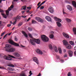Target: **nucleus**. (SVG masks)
<instances>
[{"label": "nucleus", "instance_id": "1", "mask_svg": "<svg viewBox=\"0 0 76 76\" xmlns=\"http://www.w3.org/2000/svg\"><path fill=\"white\" fill-rule=\"evenodd\" d=\"M54 18L56 21L59 22H56V24H57L58 26V27H60V26H61V24L60 23V22H61V20L57 17H55Z\"/></svg>", "mask_w": 76, "mask_h": 76}, {"label": "nucleus", "instance_id": "2", "mask_svg": "<svg viewBox=\"0 0 76 76\" xmlns=\"http://www.w3.org/2000/svg\"><path fill=\"white\" fill-rule=\"evenodd\" d=\"M41 38L42 41L46 42L48 41V40H49L48 38L45 35H42L41 36Z\"/></svg>", "mask_w": 76, "mask_h": 76}, {"label": "nucleus", "instance_id": "3", "mask_svg": "<svg viewBox=\"0 0 76 76\" xmlns=\"http://www.w3.org/2000/svg\"><path fill=\"white\" fill-rule=\"evenodd\" d=\"M9 42L10 44H11L15 46V47H19V44L15 42H14L13 41V40H10L9 41Z\"/></svg>", "mask_w": 76, "mask_h": 76}, {"label": "nucleus", "instance_id": "4", "mask_svg": "<svg viewBox=\"0 0 76 76\" xmlns=\"http://www.w3.org/2000/svg\"><path fill=\"white\" fill-rule=\"evenodd\" d=\"M35 39L32 38L30 39V41L32 45H35L36 44L35 43Z\"/></svg>", "mask_w": 76, "mask_h": 76}, {"label": "nucleus", "instance_id": "5", "mask_svg": "<svg viewBox=\"0 0 76 76\" xmlns=\"http://www.w3.org/2000/svg\"><path fill=\"white\" fill-rule=\"evenodd\" d=\"M5 50L6 51L9 52V53H12V52H14L15 51V48H12L9 49H6Z\"/></svg>", "mask_w": 76, "mask_h": 76}, {"label": "nucleus", "instance_id": "6", "mask_svg": "<svg viewBox=\"0 0 76 76\" xmlns=\"http://www.w3.org/2000/svg\"><path fill=\"white\" fill-rule=\"evenodd\" d=\"M35 18L38 21V22H41V23H43V22H44V20H43L42 19L39 17H35Z\"/></svg>", "mask_w": 76, "mask_h": 76}, {"label": "nucleus", "instance_id": "7", "mask_svg": "<svg viewBox=\"0 0 76 76\" xmlns=\"http://www.w3.org/2000/svg\"><path fill=\"white\" fill-rule=\"evenodd\" d=\"M48 10L51 13H54V12L53 8L51 7H50L49 8Z\"/></svg>", "mask_w": 76, "mask_h": 76}, {"label": "nucleus", "instance_id": "8", "mask_svg": "<svg viewBox=\"0 0 76 76\" xmlns=\"http://www.w3.org/2000/svg\"><path fill=\"white\" fill-rule=\"evenodd\" d=\"M3 57L4 59H5V60H10V61L12 60V59L11 58H10L8 56H7L6 55H5Z\"/></svg>", "mask_w": 76, "mask_h": 76}, {"label": "nucleus", "instance_id": "9", "mask_svg": "<svg viewBox=\"0 0 76 76\" xmlns=\"http://www.w3.org/2000/svg\"><path fill=\"white\" fill-rule=\"evenodd\" d=\"M33 60L34 61H35L37 64H39V61L38 58L36 57H34L33 58Z\"/></svg>", "mask_w": 76, "mask_h": 76}, {"label": "nucleus", "instance_id": "10", "mask_svg": "<svg viewBox=\"0 0 76 76\" xmlns=\"http://www.w3.org/2000/svg\"><path fill=\"white\" fill-rule=\"evenodd\" d=\"M46 20H48V22H51L52 20L51 18L49 16H47L45 18Z\"/></svg>", "mask_w": 76, "mask_h": 76}, {"label": "nucleus", "instance_id": "11", "mask_svg": "<svg viewBox=\"0 0 76 76\" xmlns=\"http://www.w3.org/2000/svg\"><path fill=\"white\" fill-rule=\"evenodd\" d=\"M68 53L70 57H72L73 55V52L71 50H69L68 51Z\"/></svg>", "mask_w": 76, "mask_h": 76}, {"label": "nucleus", "instance_id": "12", "mask_svg": "<svg viewBox=\"0 0 76 76\" xmlns=\"http://www.w3.org/2000/svg\"><path fill=\"white\" fill-rule=\"evenodd\" d=\"M63 34L65 38H69V36L67 34L64 32L63 33Z\"/></svg>", "mask_w": 76, "mask_h": 76}, {"label": "nucleus", "instance_id": "13", "mask_svg": "<svg viewBox=\"0 0 76 76\" xmlns=\"http://www.w3.org/2000/svg\"><path fill=\"white\" fill-rule=\"evenodd\" d=\"M36 51L37 53H38V54H41V55H42L43 54L42 53V51L40 50L39 49H37L36 50Z\"/></svg>", "mask_w": 76, "mask_h": 76}, {"label": "nucleus", "instance_id": "14", "mask_svg": "<svg viewBox=\"0 0 76 76\" xmlns=\"http://www.w3.org/2000/svg\"><path fill=\"white\" fill-rule=\"evenodd\" d=\"M66 7H67V9L69 10L70 11H72V7L70 5H67L66 6Z\"/></svg>", "mask_w": 76, "mask_h": 76}, {"label": "nucleus", "instance_id": "15", "mask_svg": "<svg viewBox=\"0 0 76 76\" xmlns=\"http://www.w3.org/2000/svg\"><path fill=\"white\" fill-rule=\"evenodd\" d=\"M14 55L15 57H20V54L18 53H14Z\"/></svg>", "mask_w": 76, "mask_h": 76}, {"label": "nucleus", "instance_id": "16", "mask_svg": "<svg viewBox=\"0 0 76 76\" xmlns=\"http://www.w3.org/2000/svg\"><path fill=\"white\" fill-rule=\"evenodd\" d=\"M63 43L64 44V45H67L68 43V42H67V41H66V40H64L63 41Z\"/></svg>", "mask_w": 76, "mask_h": 76}, {"label": "nucleus", "instance_id": "17", "mask_svg": "<svg viewBox=\"0 0 76 76\" xmlns=\"http://www.w3.org/2000/svg\"><path fill=\"white\" fill-rule=\"evenodd\" d=\"M35 43L37 44H39L41 41L39 39H35Z\"/></svg>", "mask_w": 76, "mask_h": 76}, {"label": "nucleus", "instance_id": "18", "mask_svg": "<svg viewBox=\"0 0 76 76\" xmlns=\"http://www.w3.org/2000/svg\"><path fill=\"white\" fill-rule=\"evenodd\" d=\"M22 33L24 35V36H25V37H26V38H27L28 34H26V32H25L22 31Z\"/></svg>", "mask_w": 76, "mask_h": 76}, {"label": "nucleus", "instance_id": "19", "mask_svg": "<svg viewBox=\"0 0 76 76\" xmlns=\"http://www.w3.org/2000/svg\"><path fill=\"white\" fill-rule=\"evenodd\" d=\"M72 3L73 6L76 8V2L75 1H72Z\"/></svg>", "mask_w": 76, "mask_h": 76}, {"label": "nucleus", "instance_id": "20", "mask_svg": "<svg viewBox=\"0 0 76 76\" xmlns=\"http://www.w3.org/2000/svg\"><path fill=\"white\" fill-rule=\"evenodd\" d=\"M13 7H14V6H13V5H11L10 7H9L8 8V10L9 11H10V10H12L11 9H13Z\"/></svg>", "mask_w": 76, "mask_h": 76}, {"label": "nucleus", "instance_id": "21", "mask_svg": "<svg viewBox=\"0 0 76 76\" xmlns=\"http://www.w3.org/2000/svg\"><path fill=\"white\" fill-rule=\"evenodd\" d=\"M11 47V45L9 44L6 45L5 48H9Z\"/></svg>", "mask_w": 76, "mask_h": 76}, {"label": "nucleus", "instance_id": "22", "mask_svg": "<svg viewBox=\"0 0 76 76\" xmlns=\"http://www.w3.org/2000/svg\"><path fill=\"white\" fill-rule=\"evenodd\" d=\"M66 48H67L68 49H71V45H69V44L68 45H66Z\"/></svg>", "mask_w": 76, "mask_h": 76}, {"label": "nucleus", "instance_id": "23", "mask_svg": "<svg viewBox=\"0 0 76 76\" xmlns=\"http://www.w3.org/2000/svg\"><path fill=\"white\" fill-rule=\"evenodd\" d=\"M21 17H20V16H19H19H18L17 17H15L14 18V19H16V20H18V19H20Z\"/></svg>", "mask_w": 76, "mask_h": 76}, {"label": "nucleus", "instance_id": "24", "mask_svg": "<svg viewBox=\"0 0 76 76\" xmlns=\"http://www.w3.org/2000/svg\"><path fill=\"white\" fill-rule=\"evenodd\" d=\"M73 31L74 32V34H76V28H73Z\"/></svg>", "mask_w": 76, "mask_h": 76}, {"label": "nucleus", "instance_id": "25", "mask_svg": "<svg viewBox=\"0 0 76 76\" xmlns=\"http://www.w3.org/2000/svg\"><path fill=\"white\" fill-rule=\"evenodd\" d=\"M69 42L70 44H71V45H73L75 44V43H74V42L72 41H69Z\"/></svg>", "mask_w": 76, "mask_h": 76}, {"label": "nucleus", "instance_id": "26", "mask_svg": "<svg viewBox=\"0 0 76 76\" xmlns=\"http://www.w3.org/2000/svg\"><path fill=\"white\" fill-rule=\"evenodd\" d=\"M1 15L4 18H5V19H6V18H7V16H6V15L3 13H2Z\"/></svg>", "mask_w": 76, "mask_h": 76}, {"label": "nucleus", "instance_id": "27", "mask_svg": "<svg viewBox=\"0 0 76 76\" xmlns=\"http://www.w3.org/2000/svg\"><path fill=\"white\" fill-rule=\"evenodd\" d=\"M54 48L55 52H56V53L58 52V50H57V47H55Z\"/></svg>", "mask_w": 76, "mask_h": 76}, {"label": "nucleus", "instance_id": "28", "mask_svg": "<svg viewBox=\"0 0 76 76\" xmlns=\"http://www.w3.org/2000/svg\"><path fill=\"white\" fill-rule=\"evenodd\" d=\"M49 37L50 38L52 39V38H54V35L53 34H50L49 36Z\"/></svg>", "mask_w": 76, "mask_h": 76}, {"label": "nucleus", "instance_id": "29", "mask_svg": "<svg viewBox=\"0 0 76 76\" xmlns=\"http://www.w3.org/2000/svg\"><path fill=\"white\" fill-rule=\"evenodd\" d=\"M66 20L67 22H71V20L69 19L66 18Z\"/></svg>", "mask_w": 76, "mask_h": 76}, {"label": "nucleus", "instance_id": "30", "mask_svg": "<svg viewBox=\"0 0 76 76\" xmlns=\"http://www.w3.org/2000/svg\"><path fill=\"white\" fill-rule=\"evenodd\" d=\"M58 50L60 54H61L62 53V51H61V49L60 48H58Z\"/></svg>", "mask_w": 76, "mask_h": 76}, {"label": "nucleus", "instance_id": "31", "mask_svg": "<svg viewBox=\"0 0 76 76\" xmlns=\"http://www.w3.org/2000/svg\"><path fill=\"white\" fill-rule=\"evenodd\" d=\"M20 76H26V75L25 73H22L20 75Z\"/></svg>", "mask_w": 76, "mask_h": 76}, {"label": "nucleus", "instance_id": "32", "mask_svg": "<svg viewBox=\"0 0 76 76\" xmlns=\"http://www.w3.org/2000/svg\"><path fill=\"white\" fill-rule=\"evenodd\" d=\"M36 22H36L35 20H32V23H33V24H35Z\"/></svg>", "mask_w": 76, "mask_h": 76}, {"label": "nucleus", "instance_id": "33", "mask_svg": "<svg viewBox=\"0 0 76 76\" xmlns=\"http://www.w3.org/2000/svg\"><path fill=\"white\" fill-rule=\"evenodd\" d=\"M49 47L50 50H52L53 49V46H52V45H50L49 46Z\"/></svg>", "mask_w": 76, "mask_h": 76}, {"label": "nucleus", "instance_id": "34", "mask_svg": "<svg viewBox=\"0 0 76 76\" xmlns=\"http://www.w3.org/2000/svg\"><path fill=\"white\" fill-rule=\"evenodd\" d=\"M28 29L29 31H32V28L30 27H28Z\"/></svg>", "mask_w": 76, "mask_h": 76}, {"label": "nucleus", "instance_id": "35", "mask_svg": "<svg viewBox=\"0 0 76 76\" xmlns=\"http://www.w3.org/2000/svg\"><path fill=\"white\" fill-rule=\"evenodd\" d=\"M9 11L8 10H7L6 11V15L8 16L9 15Z\"/></svg>", "mask_w": 76, "mask_h": 76}, {"label": "nucleus", "instance_id": "36", "mask_svg": "<svg viewBox=\"0 0 76 76\" xmlns=\"http://www.w3.org/2000/svg\"><path fill=\"white\" fill-rule=\"evenodd\" d=\"M28 36L29 37H30V38H32V39L33 38L32 37V35H31V34L28 33Z\"/></svg>", "mask_w": 76, "mask_h": 76}, {"label": "nucleus", "instance_id": "37", "mask_svg": "<svg viewBox=\"0 0 76 76\" xmlns=\"http://www.w3.org/2000/svg\"><path fill=\"white\" fill-rule=\"evenodd\" d=\"M26 6H25V7L23 6L22 8H21V10H25L26 9Z\"/></svg>", "mask_w": 76, "mask_h": 76}, {"label": "nucleus", "instance_id": "38", "mask_svg": "<svg viewBox=\"0 0 76 76\" xmlns=\"http://www.w3.org/2000/svg\"><path fill=\"white\" fill-rule=\"evenodd\" d=\"M23 24V23L22 22H21L18 25V26H21Z\"/></svg>", "mask_w": 76, "mask_h": 76}, {"label": "nucleus", "instance_id": "39", "mask_svg": "<svg viewBox=\"0 0 76 76\" xmlns=\"http://www.w3.org/2000/svg\"><path fill=\"white\" fill-rule=\"evenodd\" d=\"M9 66L10 67H15V66L12 64H10Z\"/></svg>", "mask_w": 76, "mask_h": 76}, {"label": "nucleus", "instance_id": "40", "mask_svg": "<svg viewBox=\"0 0 76 76\" xmlns=\"http://www.w3.org/2000/svg\"><path fill=\"white\" fill-rule=\"evenodd\" d=\"M8 56H9V57H11L12 58H15V57L13 56H12L10 55H8Z\"/></svg>", "mask_w": 76, "mask_h": 76}, {"label": "nucleus", "instance_id": "41", "mask_svg": "<svg viewBox=\"0 0 76 76\" xmlns=\"http://www.w3.org/2000/svg\"><path fill=\"white\" fill-rule=\"evenodd\" d=\"M15 21L14 22V23H12L13 25H15V24H16V21H17V20L15 19Z\"/></svg>", "mask_w": 76, "mask_h": 76}, {"label": "nucleus", "instance_id": "42", "mask_svg": "<svg viewBox=\"0 0 76 76\" xmlns=\"http://www.w3.org/2000/svg\"><path fill=\"white\" fill-rule=\"evenodd\" d=\"M68 76H72V75L70 74V72H69L68 74Z\"/></svg>", "mask_w": 76, "mask_h": 76}, {"label": "nucleus", "instance_id": "43", "mask_svg": "<svg viewBox=\"0 0 76 76\" xmlns=\"http://www.w3.org/2000/svg\"><path fill=\"white\" fill-rule=\"evenodd\" d=\"M0 12H1V13H3L4 12V11L3 10L0 9Z\"/></svg>", "mask_w": 76, "mask_h": 76}, {"label": "nucleus", "instance_id": "44", "mask_svg": "<svg viewBox=\"0 0 76 76\" xmlns=\"http://www.w3.org/2000/svg\"><path fill=\"white\" fill-rule=\"evenodd\" d=\"M57 59H60V56L58 55L56 56Z\"/></svg>", "mask_w": 76, "mask_h": 76}, {"label": "nucleus", "instance_id": "45", "mask_svg": "<svg viewBox=\"0 0 76 76\" xmlns=\"http://www.w3.org/2000/svg\"><path fill=\"white\" fill-rule=\"evenodd\" d=\"M15 41H18V39L16 38V37L15 36Z\"/></svg>", "mask_w": 76, "mask_h": 76}, {"label": "nucleus", "instance_id": "46", "mask_svg": "<svg viewBox=\"0 0 76 76\" xmlns=\"http://www.w3.org/2000/svg\"><path fill=\"white\" fill-rule=\"evenodd\" d=\"M60 61H61V62H62V63H63L64 62V60L63 59H59Z\"/></svg>", "mask_w": 76, "mask_h": 76}, {"label": "nucleus", "instance_id": "47", "mask_svg": "<svg viewBox=\"0 0 76 76\" xmlns=\"http://www.w3.org/2000/svg\"><path fill=\"white\" fill-rule=\"evenodd\" d=\"M44 8V7L42 6L40 7V9H43Z\"/></svg>", "mask_w": 76, "mask_h": 76}, {"label": "nucleus", "instance_id": "48", "mask_svg": "<svg viewBox=\"0 0 76 76\" xmlns=\"http://www.w3.org/2000/svg\"><path fill=\"white\" fill-rule=\"evenodd\" d=\"M9 70H10V71H13V69H12V68H9Z\"/></svg>", "mask_w": 76, "mask_h": 76}, {"label": "nucleus", "instance_id": "49", "mask_svg": "<svg viewBox=\"0 0 76 76\" xmlns=\"http://www.w3.org/2000/svg\"><path fill=\"white\" fill-rule=\"evenodd\" d=\"M27 9H28V10H30V9H31V7H27Z\"/></svg>", "mask_w": 76, "mask_h": 76}, {"label": "nucleus", "instance_id": "50", "mask_svg": "<svg viewBox=\"0 0 76 76\" xmlns=\"http://www.w3.org/2000/svg\"><path fill=\"white\" fill-rule=\"evenodd\" d=\"M63 51L64 53H66V50L65 49H64L63 50Z\"/></svg>", "mask_w": 76, "mask_h": 76}, {"label": "nucleus", "instance_id": "51", "mask_svg": "<svg viewBox=\"0 0 76 76\" xmlns=\"http://www.w3.org/2000/svg\"><path fill=\"white\" fill-rule=\"evenodd\" d=\"M22 18H25L26 17V16H21Z\"/></svg>", "mask_w": 76, "mask_h": 76}, {"label": "nucleus", "instance_id": "52", "mask_svg": "<svg viewBox=\"0 0 76 76\" xmlns=\"http://www.w3.org/2000/svg\"><path fill=\"white\" fill-rule=\"evenodd\" d=\"M11 25L10 24H8L7 25V26L8 27H10V26H11Z\"/></svg>", "mask_w": 76, "mask_h": 76}, {"label": "nucleus", "instance_id": "53", "mask_svg": "<svg viewBox=\"0 0 76 76\" xmlns=\"http://www.w3.org/2000/svg\"><path fill=\"white\" fill-rule=\"evenodd\" d=\"M2 26L3 25L1 24V21H0V26Z\"/></svg>", "mask_w": 76, "mask_h": 76}, {"label": "nucleus", "instance_id": "54", "mask_svg": "<svg viewBox=\"0 0 76 76\" xmlns=\"http://www.w3.org/2000/svg\"><path fill=\"white\" fill-rule=\"evenodd\" d=\"M67 54H65L64 55V57H67Z\"/></svg>", "mask_w": 76, "mask_h": 76}, {"label": "nucleus", "instance_id": "55", "mask_svg": "<svg viewBox=\"0 0 76 76\" xmlns=\"http://www.w3.org/2000/svg\"><path fill=\"white\" fill-rule=\"evenodd\" d=\"M4 34V32L3 33L1 34V37Z\"/></svg>", "mask_w": 76, "mask_h": 76}, {"label": "nucleus", "instance_id": "56", "mask_svg": "<svg viewBox=\"0 0 76 76\" xmlns=\"http://www.w3.org/2000/svg\"><path fill=\"white\" fill-rule=\"evenodd\" d=\"M6 36H7V34H6V35L4 36V37L3 38V39H4L6 38Z\"/></svg>", "mask_w": 76, "mask_h": 76}, {"label": "nucleus", "instance_id": "57", "mask_svg": "<svg viewBox=\"0 0 76 76\" xmlns=\"http://www.w3.org/2000/svg\"><path fill=\"white\" fill-rule=\"evenodd\" d=\"M30 19H31V18H29L27 20V22H28V21H29V20Z\"/></svg>", "mask_w": 76, "mask_h": 76}, {"label": "nucleus", "instance_id": "58", "mask_svg": "<svg viewBox=\"0 0 76 76\" xmlns=\"http://www.w3.org/2000/svg\"><path fill=\"white\" fill-rule=\"evenodd\" d=\"M29 74H31L32 75V72L31 71H30V72H29Z\"/></svg>", "mask_w": 76, "mask_h": 76}, {"label": "nucleus", "instance_id": "59", "mask_svg": "<svg viewBox=\"0 0 76 76\" xmlns=\"http://www.w3.org/2000/svg\"><path fill=\"white\" fill-rule=\"evenodd\" d=\"M40 3H41V2H39L38 3V4H37V6H39V4H40Z\"/></svg>", "mask_w": 76, "mask_h": 76}, {"label": "nucleus", "instance_id": "60", "mask_svg": "<svg viewBox=\"0 0 76 76\" xmlns=\"http://www.w3.org/2000/svg\"><path fill=\"white\" fill-rule=\"evenodd\" d=\"M20 46H21V47H23V48L24 47H25V46H23L22 45H21Z\"/></svg>", "mask_w": 76, "mask_h": 76}, {"label": "nucleus", "instance_id": "61", "mask_svg": "<svg viewBox=\"0 0 76 76\" xmlns=\"http://www.w3.org/2000/svg\"><path fill=\"white\" fill-rule=\"evenodd\" d=\"M41 73H39L37 76H41Z\"/></svg>", "mask_w": 76, "mask_h": 76}, {"label": "nucleus", "instance_id": "62", "mask_svg": "<svg viewBox=\"0 0 76 76\" xmlns=\"http://www.w3.org/2000/svg\"><path fill=\"white\" fill-rule=\"evenodd\" d=\"M74 55H75V56H76V51H75V52H74Z\"/></svg>", "mask_w": 76, "mask_h": 76}, {"label": "nucleus", "instance_id": "63", "mask_svg": "<svg viewBox=\"0 0 76 76\" xmlns=\"http://www.w3.org/2000/svg\"><path fill=\"white\" fill-rule=\"evenodd\" d=\"M46 1H47L46 0H45L44 1H43V2H42L43 3V4L45 3V2H46Z\"/></svg>", "mask_w": 76, "mask_h": 76}, {"label": "nucleus", "instance_id": "64", "mask_svg": "<svg viewBox=\"0 0 76 76\" xmlns=\"http://www.w3.org/2000/svg\"><path fill=\"white\" fill-rule=\"evenodd\" d=\"M74 49L75 50H76V46L74 47Z\"/></svg>", "mask_w": 76, "mask_h": 76}]
</instances>
